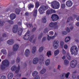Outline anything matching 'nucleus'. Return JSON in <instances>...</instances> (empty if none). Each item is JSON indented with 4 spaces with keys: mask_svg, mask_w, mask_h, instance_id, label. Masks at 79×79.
<instances>
[{
    "mask_svg": "<svg viewBox=\"0 0 79 79\" xmlns=\"http://www.w3.org/2000/svg\"><path fill=\"white\" fill-rule=\"evenodd\" d=\"M1 65V69L4 70L5 69L6 67H8L10 66V61L6 59L3 60Z\"/></svg>",
    "mask_w": 79,
    "mask_h": 79,
    "instance_id": "obj_1",
    "label": "nucleus"
},
{
    "mask_svg": "<svg viewBox=\"0 0 79 79\" xmlns=\"http://www.w3.org/2000/svg\"><path fill=\"white\" fill-rule=\"evenodd\" d=\"M30 31H27L26 35H25L24 37V40H29L31 42L33 40V43H35V40H33V38H34V35H32L31 38L29 39V33Z\"/></svg>",
    "mask_w": 79,
    "mask_h": 79,
    "instance_id": "obj_2",
    "label": "nucleus"
},
{
    "mask_svg": "<svg viewBox=\"0 0 79 79\" xmlns=\"http://www.w3.org/2000/svg\"><path fill=\"white\" fill-rule=\"evenodd\" d=\"M70 52L72 55H76L78 53V48L76 46H73L70 49Z\"/></svg>",
    "mask_w": 79,
    "mask_h": 79,
    "instance_id": "obj_3",
    "label": "nucleus"
},
{
    "mask_svg": "<svg viewBox=\"0 0 79 79\" xmlns=\"http://www.w3.org/2000/svg\"><path fill=\"white\" fill-rule=\"evenodd\" d=\"M51 6L52 8L57 9L60 8V3L58 1H54L51 2Z\"/></svg>",
    "mask_w": 79,
    "mask_h": 79,
    "instance_id": "obj_4",
    "label": "nucleus"
},
{
    "mask_svg": "<svg viewBox=\"0 0 79 79\" xmlns=\"http://www.w3.org/2000/svg\"><path fill=\"white\" fill-rule=\"evenodd\" d=\"M48 6H42L39 9V11L40 14H43L45 13V11L48 9Z\"/></svg>",
    "mask_w": 79,
    "mask_h": 79,
    "instance_id": "obj_5",
    "label": "nucleus"
},
{
    "mask_svg": "<svg viewBox=\"0 0 79 79\" xmlns=\"http://www.w3.org/2000/svg\"><path fill=\"white\" fill-rule=\"evenodd\" d=\"M54 48L57 49L59 47V41L57 40H55L53 42V45Z\"/></svg>",
    "mask_w": 79,
    "mask_h": 79,
    "instance_id": "obj_6",
    "label": "nucleus"
},
{
    "mask_svg": "<svg viewBox=\"0 0 79 79\" xmlns=\"http://www.w3.org/2000/svg\"><path fill=\"white\" fill-rule=\"evenodd\" d=\"M49 26L51 27H54V29H58V26L57 25V23H51L49 24Z\"/></svg>",
    "mask_w": 79,
    "mask_h": 79,
    "instance_id": "obj_7",
    "label": "nucleus"
},
{
    "mask_svg": "<svg viewBox=\"0 0 79 79\" xmlns=\"http://www.w3.org/2000/svg\"><path fill=\"white\" fill-rule=\"evenodd\" d=\"M77 64V62L76 60H73L70 63V66L71 68H75Z\"/></svg>",
    "mask_w": 79,
    "mask_h": 79,
    "instance_id": "obj_8",
    "label": "nucleus"
},
{
    "mask_svg": "<svg viewBox=\"0 0 79 79\" xmlns=\"http://www.w3.org/2000/svg\"><path fill=\"white\" fill-rule=\"evenodd\" d=\"M16 69H17L15 71L16 73H18L19 71V69H20V66L19 65H18V67L17 68H16V67L15 66H13L11 68V70L12 71H15Z\"/></svg>",
    "mask_w": 79,
    "mask_h": 79,
    "instance_id": "obj_9",
    "label": "nucleus"
},
{
    "mask_svg": "<svg viewBox=\"0 0 79 79\" xmlns=\"http://www.w3.org/2000/svg\"><path fill=\"white\" fill-rule=\"evenodd\" d=\"M51 18L52 21H57L59 19V17L57 15L54 14L52 15Z\"/></svg>",
    "mask_w": 79,
    "mask_h": 79,
    "instance_id": "obj_10",
    "label": "nucleus"
},
{
    "mask_svg": "<svg viewBox=\"0 0 79 79\" xmlns=\"http://www.w3.org/2000/svg\"><path fill=\"white\" fill-rule=\"evenodd\" d=\"M18 25H14L13 28V31L14 33H16L17 31H18Z\"/></svg>",
    "mask_w": 79,
    "mask_h": 79,
    "instance_id": "obj_11",
    "label": "nucleus"
},
{
    "mask_svg": "<svg viewBox=\"0 0 79 79\" xmlns=\"http://www.w3.org/2000/svg\"><path fill=\"white\" fill-rule=\"evenodd\" d=\"M66 5L69 7H71L73 5V2L71 1H68L66 2Z\"/></svg>",
    "mask_w": 79,
    "mask_h": 79,
    "instance_id": "obj_12",
    "label": "nucleus"
},
{
    "mask_svg": "<svg viewBox=\"0 0 79 79\" xmlns=\"http://www.w3.org/2000/svg\"><path fill=\"white\" fill-rule=\"evenodd\" d=\"M57 35V33H56L55 32V34L54 36H50L49 35H48V40H50V39H53L54 38H55V37H56Z\"/></svg>",
    "mask_w": 79,
    "mask_h": 79,
    "instance_id": "obj_13",
    "label": "nucleus"
},
{
    "mask_svg": "<svg viewBox=\"0 0 79 79\" xmlns=\"http://www.w3.org/2000/svg\"><path fill=\"white\" fill-rule=\"evenodd\" d=\"M39 61V58H35L33 60V63L35 64H36L38 63Z\"/></svg>",
    "mask_w": 79,
    "mask_h": 79,
    "instance_id": "obj_14",
    "label": "nucleus"
},
{
    "mask_svg": "<svg viewBox=\"0 0 79 79\" xmlns=\"http://www.w3.org/2000/svg\"><path fill=\"white\" fill-rule=\"evenodd\" d=\"M18 48H19V46L17 44H15L13 47V51L16 52L18 50Z\"/></svg>",
    "mask_w": 79,
    "mask_h": 79,
    "instance_id": "obj_15",
    "label": "nucleus"
},
{
    "mask_svg": "<svg viewBox=\"0 0 79 79\" xmlns=\"http://www.w3.org/2000/svg\"><path fill=\"white\" fill-rule=\"evenodd\" d=\"M44 57L41 56H40V60H39L40 64H41V63H42V62L44 61Z\"/></svg>",
    "mask_w": 79,
    "mask_h": 79,
    "instance_id": "obj_16",
    "label": "nucleus"
},
{
    "mask_svg": "<svg viewBox=\"0 0 79 79\" xmlns=\"http://www.w3.org/2000/svg\"><path fill=\"white\" fill-rule=\"evenodd\" d=\"M16 18V15L15 14H12L10 15V19L11 20H13Z\"/></svg>",
    "mask_w": 79,
    "mask_h": 79,
    "instance_id": "obj_17",
    "label": "nucleus"
},
{
    "mask_svg": "<svg viewBox=\"0 0 79 79\" xmlns=\"http://www.w3.org/2000/svg\"><path fill=\"white\" fill-rule=\"evenodd\" d=\"M29 53H30L29 50L27 49L26 50L25 53V56H28L29 55Z\"/></svg>",
    "mask_w": 79,
    "mask_h": 79,
    "instance_id": "obj_18",
    "label": "nucleus"
},
{
    "mask_svg": "<svg viewBox=\"0 0 79 79\" xmlns=\"http://www.w3.org/2000/svg\"><path fill=\"white\" fill-rule=\"evenodd\" d=\"M23 29L21 28H19V30L18 32V34L19 35H21L22 34V33H23Z\"/></svg>",
    "mask_w": 79,
    "mask_h": 79,
    "instance_id": "obj_19",
    "label": "nucleus"
},
{
    "mask_svg": "<svg viewBox=\"0 0 79 79\" xmlns=\"http://www.w3.org/2000/svg\"><path fill=\"white\" fill-rule=\"evenodd\" d=\"M33 15L34 16H36L37 14V8H35L33 11Z\"/></svg>",
    "mask_w": 79,
    "mask_h": 79,
    "instance_id": "obj_20",
    "label": "nucleus"
},
{
    "mask_svg": "<svg viewBox=\"0 0 79 79\" xmlns=\"http://www.w3.org/2000/svg\"><path fill=\"white\" fill-rule=\"evenodd\" d=\"M15 11L17 15H19L20 12H21V10L19 9L16 8Z\"/></svg>",
    "mask_w": 79,
    "mask_h": 79,
    "instance_id": "obj_21",
    "label": "nucleus"
},
{
    "mask_svg": "<svg viewBox=\"0 0 79 79\" xmlns=\"http://www.w3.org/2000/svg\"><path fill=\"white\" fill-rule=\"evenodd\" d=\"M71 37L69 36L66 37L65 39V42H68L70 40Z\"/></svg>",
    "mask_w": 79,
    "mask_h": 79,
    "instance_id": "obj_22",
    "label": "nucleus"
},
{
    "mask_svg": "<svg viewBox=\"0 0 79 79\" xmlns=\"http://www.w3.org/2000/svg\"><path fill=\"white\" fill-rule=\"evenodd\" d=\"M42 21L43 23H45L47 22V18H46V17H44L43 18Z\"/></svg>",
    "mask_w": 79,
    "mask_h": 79,
    "instance_id": "obj_23",
    "label": "nucleus"
},
{
    "mask_svg": "<svg viewBox=\"0 0 79 79\" xmlns=\"http://www.w3.org/2000/svg\"><path fill=\"white\" fill-rule=\"evenodd\" d=\"M60 53V51L59 50H57L54 52V55L56 56Z\"/></svg>",
    "mask_w": 79,
    "mask_h": 79,
    "instance_id": "obj_24",
    "label": "nucleus"
},
{
    "mask_svg": "<svg viewBox=\"0 0 79 79\" xmlns=\"http://www.w3.org/2000/svg\"><path fill=\"white\" fill-rule=\"evenodd\" d=\"M50 64V59L47 60L45 62V64L46 66H48Z\"/></svg>",
    "mask_w": 79,
    "mask_h": 79,
    "instance_id": "obj_25",
    "label": "nucleus"
},
{
    "mask_svg": "<svg viewBox=\"0 0 79 79\" xmlns=\"http://www.w3.org/2000/svg\"><path fill=\"white\" fill-rule=\"evenodd\" d=\"M37 74H38V72L36 71L33 72L32 73L33 76H36Z\"/></svg>",
    "mask_w": 79,
    "mask_h": 79,
    "instance_id": "obj_26",
    "label": "nucleus"
},
{
    "mask_svg": "<svg viewBox=\"0 0 79 79\" xmlns=\"http://www.w3.org/2000/svg\"><path fill=\"white\" fill-rule=\"evenodd\" d=\"M1 52L4 55H6L7 53L6 52V50L2 49L1 50Z\"/></svg>",
    "mask_w": 79,
    "mask_h": 79,
    "instance_id": "obj_27",
    "label": "nucleus"
},
{
    "mask_svg": "<svg viewBox=\"0 0 79 79\" xmlns=\"http://www.w3.org/2000/svg\"><path fill=\"white\" fill-rule=\"evenodd\" d=\"M4 23H5V21L0 20V26H3L4 24Z\"/></svg>",
    "mask_w": 79,
    "mask_h": 79,
    "instance_id": "obj_28",
    "label": "nucleus"
},
{
    "mask_svg": "<svg viewBox=\"0 0 79 79\" xmlns=\"http://www.w3.org/2000/svg\"><path fill=\"white\" fill-rule=\"evenodd\" d=\"M35 51H36V47H33L32 50V53H35Z\"/></svg>",
    "mask_w": 79,
    "mask_h": 79,
    "instance_id": "obj_29",
    "label": "nucleus"
},
{
    "mask_svg": "<svg viewBox=\"0 0 79 79\" xmlns=\"http://www.w3.org/2000/svg\"><path fill=\"white\" fill-rule=\"evenodd\" d=\"M46 72V69H43L40 72V73L41 74H44Z\"/></svg>",
    "mask_w": 79,
    "mask_h": 79,
    "instance_id": "obj_30",
    "label": "nucleus"
},
{
    "mask_svg": "<svg viewBox=\"0 0 79 79\" xmlns=\"http://www.w3.org/2000/svg\"><path fill=\"white\" fill-rule=\"evenodd\" d=\"M47 56L48 57H50V56L52 55V53L51 51H48L47 53Z\"/></svg>",
    "mask_w": 79,
    "mask_h": 79,
    "instance_id": "obj_31",
    "label": "nucleus"
},
{
    "mask_svg": "<svg viewBox=\"0 0 79 79\" xmlns=\"http://www.w3.org/2000/svg\"><path fill=\"white\" fill-rule=\"evenodd\" d=\"M73 21V18L72 17H69V18L67 19V23H69V21Z\"/></svg>",
    "mask_w": 79,
    "mask_h": 79,
    "instance_id": "obj_32",
    "label": "nucleus"
},
{
    "mask_svg": "<svg viewBox=\"0 0 79 79\" xmlns=\"http://www.w3.org/2000/svg\"><path fill=\"white\" fill-rule=\"evenodd\" d=\"M64 64L65 65H68L69 64V61L67 60H64Z\"/></svg>",
    "mask_w": 79,
    "mask_h": 79,
    "instance_id": "obj_33",
    "label": "nucleus"
},
{
    "mask_svg": "<svg viewBox=\"0 0 79 79\" xmlns=\"http://www.w3.org/2000/svg\"><path fill=\"white\" fill-rule=\"evenodd\" d=\"M66 56L67 58L68 59V60H70L71 59V56H70V55H69V53H68L66 54Z\"/></svg>",
    "mask_w": 79,
    "mask_h": 79,
    "instance_id": "obj_34",
    "label": "nucleus"
},
{
    "mask_svg": "<svg viewBox=\"0 0 79 79\" xmlns=\"http://www.w3.org/2000/svg\"><path fill=\"white\" fill-rule=\"evenodd\" d=\"M26 25L28 27H32V25L31 24H29L27 23H26Z\"/></svg>",
    "mask_w": 79,
    "mask_h": 79,
    "instance_id": "obj_35",
    "label": "nucleus"
},
{
    "mask_svg": "<svg viewBox=\"0 0 79 79\" xmlns=\"http://www.w3.org/2000/svg\"><path fill=\"white\" fill-rule=\"evenodd\" d=\"M46 13L47 15H50V14H51V11H50V10H48L46 11Z\"/></svg>",
    "mask_w": 79,
    "mask_h": 79,
    "instance_id": "obj_36",
    "label": "nucleus"
},
{
    "mask_svg": "<svg viewBox=\"0 0 79 79\" xmlns=\"http://www.w3.org/2000/svg\"><path fill=\"white\" fill-rule=\"evenodd\" d=\"M34 6L33 4H29V5L28 8L29 9H31V8H34Z\"/></svg>",
    "mask_w": 79,
    "mask_h": 79,
    "instance_id": "obj_37",
    "label": "nucleus"
},
{
    "mask_svg": "<svg viewBox=\"0 0 79 79\" xmlns=\"http://www.w3.org/2000/svg\"><path fill=\"white\" fill-rule=\"evenodd\" d=\"M39 6H40V4H39V2H36L35 3V7L36 8H38Z\"/></svg>",
    "mask_w": 79,
    "mask_h": 79,
    "instance_id": "obj_38",
    "label": "nucleus"
},
{
    "mask_svg": "<svg viewBox=\"0 0 79 79\" xmlns=\"http://www.w3.org/2000/svg\"><path fill=\"white\" fill-rule=\"evenodd\" d=\"M62 34L63 35H66L68 33L67 32H66L65 31H63L62 32Z\"/></svg>",
    "mask_w": 79,
    "mask_h": 79,
    "instance_id": "obj_39",
    "label": "nucleus"
},
{
    "mask_svg": "<svg viewBox=\"0 0 79 79\" xmlns=\"http://www.w3.org/2000/svg\"><path fill=\"white\" fill-rule=\"evenodd\" d=\"M64 44V43L63 41H61L60 42V45L62 47H63Z\"/></svg>",
    "mask_w": 79,
    "mask_h": 79,
    "instance_id": "obj_40",
    "label": "nucleus"
},
{
    "mask_svg": "<svg viewBox=\"0 0 79 79\" xmlns=\"http://www.w3.org/2000/svg\"><path fill=\"white\" fill-rule=\"evenodd\" d=\"M44 49V48L43 47H41L39 50V52H42V51H43V50Z\"/></svg>",
    "mask_w": 79,
    "mask_h": 79,
    "instance_id": "obj_41",
    "label": "nucleus"
},
{
    "mask_svg": "<svg viewBox=\"0 0 79 79\" xmlns=\"http://www.w3.org/2000/svg\"><path fill=\"white\" fill-rule=\"evenodd\" d=\"M51 13H56V11L52 9H51L50 10Z\"/></svg>",
    "mask_w": 79,
    "mask_h": 79,
    "instance_id": "obj_42",
    "label": "nucleus"
},
{
    "mask_svg": "<svg viewBox=\"0 0 79 79\" xmlns=\"http://www.w3.org/2000/svg\"><path fill=\"white\" fill-rule=\"evenodd\" d=\"M70 73H67L65 75V77H66V78H68V77H69V75Z\"/></svg>",
    "mask_w": 79,
    "mask_h": 79,
    "instance_id": "obj_43",
    "label": "nucleus"
},
{
    "mask_svg": "<svg viewBox=\"0 0 79 79\" xmlns=\"http://www.w3.org/2000/svg\"><path fill=\"white\" fill-rule=\"evenodd\" d=\"M0 79H6V76L2 75Z\"/></svg>",
    "mask_w": 79,
    "mask_h": 79,
    "instance_id": "obj_44",
    "label": "nucleus"
},
{
    "mask_svg": "<svg viewBox=\"0 0 79 79\" xmlns=\"http://www.w3.org/2000/svg\"><path fill=\"white\" fill-rule=\"evenodd\" d=\"M62 8H64L65 7V4H62L61 6Z\"/></svg>",
    "mask_w": 79,
    "mask_h": 79,
    "instance_id": "obj_45",
    "label": "nucleus"
},
{
    "mask_svg": "<svg viewBox=\"0 0 79 79\" xmlns=\"http://www.w3.org/2000/svg\"><path fill=\"white\" fill-rule=\"evenodd\" d=\"M49 34L51 35H53V34H54V33L53 32V31H51L49 32Z\"/></svg>",
    "mask_w": 79,
    "mask_h": 79,
    "instance_id": "obj_46",
    "label": "nucleus"
},
{
    "mask_svg": "<svg viewBox=\"0 0 79 79\" xmlns=\"http://www.w3.org/2000/svg\"><path fill=\"white\" fill-rule=\"evenodd\" d=\"M62 53L63 55H65L66 54V51L64 49L62 50Z\"/></svg>",
    "mask_w": 79,
    "mask_h": 79,
    "instance_id": "obj_47",
    "label": "nucleus"
},
{
    "mask_svg": "<svg viewBox=\"0 0 79 79\" xmlns=\"http://www.w3.org/2000/svg\"><path fill=\"white\" fill-rule=\"evenodd\" d=\"M2 35L3 37H6L7 36V35L5 33L2 34Z\"/></svg>",
    "mask_w": 79,
    "mask_h": 79,
    "instance_id": "obj_48",
    "label": "nucleus"
},
{
    "mask_svg": "<svg viewBox=\"0 0 79 79\" xmlns=\"http://www.w3.org/2000/svg\"><path fill=\"white\" fill-rule=\"evenodd\" d=\"M14 43V41L13 40H11L10 41V45H12V44H13Z\"/></svg>",
    "mask_w": 79,
    "mask_h": 79,
    "instance_id": "obj_49",
    "label": "nucleus"
},
{
    "mask_svg": "<svg viewBox=\"0 0 79 79\" xmlns=\"http://www.w3.org/2000/svg\"><path fill=\"white\" fill-rule=\"evenodd\" d=\"M66 30L68 32H70V30L68 27H67L66 29Z\"/></svg>",
    "mask_w": 79,
    "mask_h": 79,
    "instance_id": "obj_50",
    "label": "nucleus"
},
{
    "mask_svg": "<svg viewBox=\"0 0 79 79\" xmlns=\"http://www.w3.org/2000/svg\"><path fill=\"white\" fill-rule=\"evenodd\" d=\"M20 61V59L19 57H18L17 59V63H19Z\"/></svg>",
    "mask_w": 79,
    "mask_h": 79,
    "instance_id": "obj_51",
    "label": "nucleus"
},
{
    "mask_svg": "<svg viewBox=\"0 0 79 79\" xmlns=\"http://www.w3.org/2000/svg\"><path fill=\"white\" fill-rule=\"evenodd\" d=\"M7 78L8 79H10V73H9L7 75Z\"/></svg>",
    "mask_w": 79,
    "mask_h": 79,
    "instance_id": "obj_52",
    "label": "nucleus"
},
{
    "mask_svg": "<svg viewBox=\"0 0 79 79\" xmlns=\"http://www.w3.org/2000/svg\"><path fill=\"white\" fill-rule=\"evenodd\" d=\"M65 75V73H64L62 74V76L61 77L62 79H64V75Z\"/></svg>",
    "mask_w": 79,
    "mask_h": 79,
    "instance_id": "obj_53",
    "label": "nucleus"
},
{
    "mask_svg": "<svg viewBox=\"0 0 79 79\" xmlns=\"http://www.w3.org/2000/svg\"><path fill=\"white\" fill-rule=\"evenodd\" d=\"M64 48H65V49H67V48H68V45H67L66 44H65L64 45Z\"/></svg>",
    "mask_w": 79,
    "mask_h": 79,
    "instance_id": "obj_54",
    "label": "nucleus"
},
{
    "mask_svg": "<svg viewBox=\"0 0 79 79\" xmlns=\"http://www.w3.org/2000/svg\"><path fill=\"white\" fill-rule=\"evenodd\" d=\"M48 32V29L47 28H46L44 30V33H46V32Z\"/></svg>",
    "mask_w": 79,
    "mask_h": 79,
    "instance_id": "obj_55",
    "label": "nucleus"
},
{
    "mask_svg": "<svg viewBox=\"0 0 79 79\" xmlns=\"http://www.w3.org/2000/svg\"><path fill=\"white\" fill-rule=\"evenodd\" d=\"M8 56L9 58H10V51L8 52Z\"/></svg>",
    "mask_w": 79,
    "mask_h": 79,
    "instance_id": "obj_56",
    "label": "nucleus"
},
{
    "mask_svg": "<svg viewBox=\"0 0 79 79\" xmlns=\"http://www.w3.org/2000/svg\"><path fill=\"white\" fill-rule=\"evenodd\" d=\"M42 35L41 34L39 36L38 39H41L42 38Z\"/></svg>",
    "mask_w": 79,
    "mask_h": 79,
    "instance_id": "obj_57",
    "label": "nucleus"
},
{
    "mask_svg": "<svg viewBox=\"0 0 79 79\" xmlns=\"http://www.w3.org/2000/svg\"><path fill=\"white\" fill-rule=\"evenodd\" d=\"M72 78L73 79H74V78H76V75L74 74L72 76Z\"/></svg>",
    "mask_w": 79,
    "mask_h": 79,
    "instance_id": "obj_58",
    "label": "nucleus"
},
{
    "mask_svg": "<svg viewBox=\"0 0 79 79\" xmlns=\"http://www.w3.org/2000/svg\"><path fill=\"white\" fill-rule=\"evenodd\" d=\"M13 74L12 73H11L10 76V78H13Z\"/></svg>",
    "mask_w": 79,
    "mask_h": 79,
    "instance_id": "obj_59",
    "label": "nucleus"
},
{
    "mask_svg": "<svg viewBox=\"0 0 79 79\" xmlns=\"http://www.w3.org/2000/svg\"><path fill=\"white\" fill-rule=\"evenodd\" d=\"M47 39V38L46 37H44L43 38L42 41H44V40H46V39Z\"/></svg>",
    "mask_w": 79,
    "mask_h": 79,
    "instance_id": "obj_60",
    "label": "nucleus"
},
{
    "mask_svg": "<svg viewBox=\"0 0 79 79\" xmlns=\"http://www.w3.org/2000/svg\"><path fill=\"white\" fill-rule=\"evenodd\" d=\"M7 43L9 45H10V40H9L7 41Z\"/></svg>",
    "mask_w": 79,
    "mask_h": 79,
    "instance_id": "obj_61",
    "label": "nucleus"
},
{
    "mask_svg": "<svg viewBox=\"0 0 79 79\" xmlns=\"http://www.w3.org/2000/svg\"><path fill=\"white\" fill-rule=\"evenodd\" d=\"M25 15L26 16H28L29 15V13L27 12L25 13Z\"/></svg>",
    "mask_w": 79,
    "mask_h": 79,
    "instance_id": "obj_62",
    "label": "nucleus"
},
{
    "mask_svg": "<svg viewBox=\"0 0 79 79\" xmlns=\"http://www.w3.org/2000/svg\"><path fill=\"white\" fill-rule=\"evenodd\" d=\"M35 29H36V27H35L32 30V31L33 32H34V31H35Z\"/></svg>",
    "mask_w": 79,
    "mask_h": 79,
    "instance_id": "obj_63",
    "label": "nucleus"
},
{
    "mask_svg": "<svg viewBox=\"0 0 79 79\" xmlns=\"http://www.w3.org/2000/svg\"><path fill=\"white\" fill-rule=\"evenodd\" d=\"M76 26H79V22L77 23H76Z\"/></svg>",
    "mask_w": 79,
    "mask_h": 79,
    "instance_id": "obj_64",
    "label": "nucleus"
}]
</instances>
